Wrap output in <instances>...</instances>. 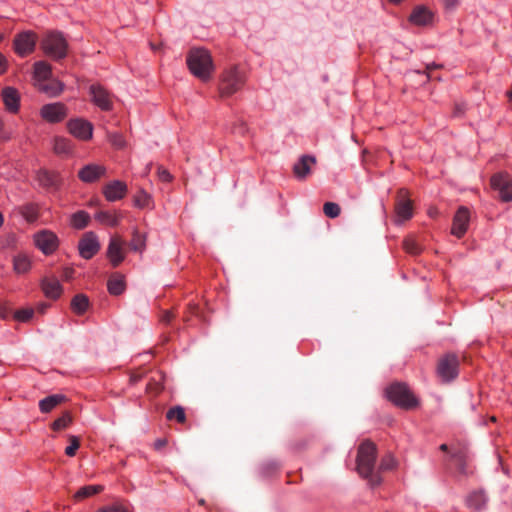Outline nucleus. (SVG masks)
I'll list each match as a JSON object with an SVG mask.
<instances>
[{
  "label": "nucleus",
  "instance_id": "1",
  "mask_svg": "<svg viewBox=\"0 0 512 512\" xmlns=\"http://www.w3.org/2000/svg\"><path fill=\"white\" fill-rule=\"evenodd\" d=\"M377 447L370 440H365L358 447L356 471L371 488L381 485L383 479L376 473Z\"/></svg>",
  "mask_w": 512,
  "mask_h": 512
},
{
  "label": "nucleus",
  "instance_id": "2",
  "mask_svg": "<svg viewBox=\"0 0 512 512\" xmlns=\"http://www.w3.org/2000/svg\"><path fill=\"white\" fill-rule=\"evenodd\" d=\"M186 62L190 72L202 81H208L214 72L212 57L206 49H191Z\"/></svg>",
  "mask_w": 512,
  "mask_h": 512
},
{
  "label": "nucleus",
  "instance_id": "3",
  "mask_svg": "<svg viewBox=\"0 0 512 512\" xmlns=\"http://www.w3.org/2000/svg\"><path fill=\"white\" fill-rule=\"evenodd\" d=\"M43 52L54 60L66 57L68 44L62 33L49 31L44 34L40 42Z\"/></svg>",
  "mask_w": 512,
  "mask_h": 512
},
{
  "label": "nucleus",
  "instance_id": "4",
  "mask_svg": "<svg viewBox=\"0 0 512 512\" xmlns=\"http://www.w3.org/2000/svg\"><path fill=\"white\" fill-rule=\"evenodd\" d=\"M386 396L395 405L404 409H412L418 405L416 397L403 383L391 384L386 389Z\"/></svg>",
  "mask_w": 512,
  "mask_h": 512
},
{
  "label": "nucleus",
  "instance_id": "5",
  "mask_svg": "<svg viewBox=\"0 0 512 512\" xmlns=\"http://www.w3.org/2000/svg\"><path fill=\"white\" fill-rule=\"evenodd\" d=\"M245 76L238 67L234 66L226 70L219 85V92L222 97H228L242 88Z\"/></svg>",
  "mask_w": 512,
  "mask_h": 512
},
{
  "label": "nucleus",
  "instance_id": "6",
  "mask_svg": "<svg viewBox=\"0 0 512 512\" xmlns=\"http://www.w3.org/2000/svg\"><path fill=\"white\" fill-rule=\"evenodd\" d=\"M458 368V357L455 354H446L438 361L437 373L443 381L449 382L458 376Z\"/></svg>",
  "mask_w": 512,
  "mask_h": 512
},
{
  "label": "nucleus",
  "instance_id": "7",
  "mask_svg": "<svg viewBox=\"0 0 512 512\" xmlns=\"http://www.w3.org/2000/svg\"><path fill=\"white\" fill-rule=\"evenodd\" d=\"M37 42V36L31 31H24L19 33L14 38V50L15 52L24 57L34 51Z\"/></svg>",
  "mask_w": 512,
  "mask_h": 512
},
{
  "label": "nucleus",
  "instance_id": "8",
  "mask_svg": "<svg viewBox=\"0 0 512 512\" xmlns=\"http://www.w3.org/2000/svg\"><path fill=\"white\" fill-rule=\"evenodd\" d=\"M395 212L399 220L405 222L409 221L413 216V204L409 197V193L405 189H400L397 192L395 201Z\"/></svg>",
  "mask_w": 512,
  "mask_h": 512
},
{
  "label": "nucleus",
  "instance_id": "9",
  "mask_svg": "<svg viewBox=\"0 0 512 512\" xmlns=\"http://www.w3.org/2000/svg\"><path fill=\"white\" fill-rule=\"evenodd\" d=\"M92 102L104 111H109L113 107L111 93L100 84H92L89 88Z\"/></svg>",
  "mask_w": 512,
  "mask_h": 512
},
{
  "label": "nucleus",
  "instance_id": "10",
  "mask_svg": "<svg viewBox=\"0 0 512 512\" xmlns=\"http://www.w3.org/2000/svg\"><path fill=\"white\" fill-rule=\"evenodd\" d=\"M36 247L44 254L53 253L58 247V238L55 233L49 230H41L34 236Z\"/></svg>",
  "mask_w": 512,
  "mask_h": 512
},
{
  "label": "nucleus",
  "instance_id": "11",
  "mask_svg": "<svg viewBox=\"0 0 512 512\" xmlns=\"http://www.w3.org/2000/svg\"><path fill=\"white\" fill-rule=\"evenodd\" d=\"M492 187L498 191L503 201H512V178L505 173H499L491 178Z\"/></svg>",
  "mask_w": 512,
  "mask_h": 512
},
{
  "label": "nucleus",
  "instance_id": "12",
  "mask_svg": "<svg viewBox=\"0 0 512 512\" xmlns=\"http://www.w3.org/2000/svg\"><path fill=\"white\" fill-rule=\"evenodd\" d=\"M41 117L50 123L62 121L67 116V108L62 103L44 105L40 110Z\"/></svg>",
  "mask_w": 512,
  "mask_h": 512
},
{
  "label": "nucleus",
  "instance_id": "13",
  "mask_svg": "<svg viewBox=\"0 0 512 512\" xmlns=\"http://www.w3.org/2000/svg\"><path fill=\"white\" fill-rule=\"evenodd\" d=\"M78 249L84 259L92 258L100 249V244L95 234L92 232L85 233L79 241Z\"/></svg>",
  "mask_w": 512,
  "mask_h": 512
},
{
  "label": "nucleus",
  "instance_id": "14",
  "mask_svg": "<svg viewBox=\"0 0 512 512\" xmlns=\"http://www.w3.org/2000/svg\"><path fill=\"white\" fill-rule=\"evenodd\" d=\"M125 241L121 237H112L107 249V257L109 258L113 267H117L125 258L123 246Z\"/></svg>",
  "mask_w": 512,
  "mask_h": 512
},
{
  "label": "nucleus",
  "instance_id": "15",
  "mask_svg": "<svg viewBox=\"0 0 512 512\" xmlns=\"http://www.w3.org/2000/svg\"><path fill=\"white\" fill-rule=\"evenodd\" d=\"M67 126L69 132L81 140H88L92 137L93 126L88 121L82 119L70 120Z\"/></svg>",
  "mask_w": 512,
  "mask_h": 512
},
{
  "label": "nucleus",
  "instance_id": "16",
  "mask_svg": "<svg viewBox=\"0 0 512 512\" xmlns=\"http://www.w3.org/2000/svg\"><path fill=\"white\" fill-rule=\"evenodd\" d=\"M316 164V158L311 155H302L293 165L294 176L298 180H305L310 174L312 166Z\"/></svg>",
  "mask_w": 512,
  "mask_h": 512
},
{
  "label": "nucleus",
  "instance_id": "17",
  "mask_svg": "<svg viewBox=\"0 0 512 512\" xmlns=\"http://www.w3.org/2000/svg\"><path fill=\"white\" fill-rule=\"evenodd\" d=\"M44 212L40 210L39 206L36 204H24L13 210V216H22V218L30 223L36 222L38 220L46 221L43 219Z\"/></svg>",
  "mask_w": 512,
  "mask_h": 512
},
{
  "label": "nucleus",
  "instance_id": "18",
  "mask_svg": "<svg viewBox=\"0 0 512 512\" xmlns=\"http://www.w3.org/2000/svg\"><path fill=\"white\" fill-rule=\"evenodd\" d=\"M127 193V186L124 182L114 180L103 187V194L108 201L122 199Z\"/></svg>",
  "mask_w": 512,
  "mask_h": 512
},
{
  "label": "nucleus",
  "instance_id": "19",
  "mask_svg": "<svg viewBox=\"0 0 512 512\" xmlns=\"http://www.w3.org/2000/svg\"><path fill=\"white\" fill-rule=\"evenodd\" d=\"M41 288L47 298L57 299L61 296L63 288L55 276H45L41 281Z\"/></svg>",
  "mask_w": 512,
  "mask_h": 512
},
{
  "label": "nucleus",
  "instance_id": "20",
  "mask_svg": "<svg viewBox=\"0 0 512 512\" xmlns=\"http://www.w3.org/2000/svg\"><path fill=\"white\" fill-rule=\"evenodd\" d=\"M434 19L433 12L425 6H417L409 16V21L417 26H429Z\"/></svg>",
  "mask_w": 512,
  "mask_h": 512
},
{
  "label": "nucleus",
  "instance_id": "21",
  "mask_svg": "<svg viewBox=\"0 0 512 512\" xmlns=\"http://www.w3.org/2000/svg\"><path fill=\"white\" fill-rule=\"evenodd\" d=\"M2 99L9 112L17 113L19 111L20 96L15 88L5 87L2 90Z\"/></svg>",
  "mask_w": 512,
  "mask_h": 512
},
{
  "label": "nucleus",
  "instance_id": "22",
  "mask_svg": "<svg viewBox=\"0 0 512 512\" xmlns=\"http://www.w3.org/2000/svg\"><path fill=\"white\" fill-rule=\"evenodd\" d=\"M105 173V168L96 164H89L84 166L79 172V178L86 183H91L98 180Z\"/></svg>",
  "mask_w": 512,
  "mask_h": 512
},
{
  "label": "nucleus",
  "instance_id": "23",
  "mask_svg": "<svg viewBox=\"0 0 512 512\" xmlns=\"http://www.w3.org/2000/svg\"><path fill=\"white\" fill-rule=\"evenodd\" d=\"M36 179L39 185L46 189H56L59 185V176L54 171L41 169L37 172Z\"/></svg>",
  "mask_w": 512,
  "mask_h": 512
},
{
  "label": "nucleus",
  "instance_id": "24",
  "mask_svg": "<svg viewBox=\"0 0 512 512\" xmlns=\"http://www.w3.org/2000/svg\"><path fill=\"white\" fill-rule=\"evenodd\" d=\"M65 400L66 397L62 394L50 395L39 401V409L42 413H49Z\"/></svg>",
  "mask_w": 512,
  "mask_h": 512
},
{
  "label": "nucleus",
  "instance_id": "25",
  "mask_svg": "<svg viewBox=\"0 0 512 512\" xmlns=\"http://www.w3.org/2000/svg\"><path fill=\"white\" fill-rule=\"evenodd\" d=\"M107 288L111 295L122 294L126 289L124 276L119 273L112 274L108 280Z\"/></svg>",
  "mask_w": 512,
  "mask_h": 512
},
{
  "label": "nucleus",
  "instance_id": "26",
  "mask_svg": "<svg viewBox=\"0 0 512 512\" xmlns=\"http://www.w3.org/2000/svg\"><path fill=\"white\" fill-rule=\"evenodd\" d=\"M134 205L138 208H147L151 209L154 207V202L152 196L147 193L145 190L140 189L133 197Z\"/></svg>",
  "mask_w": 512,
  "mask_h": 512
},
{
  "label": "nucleus",
  "instance_id": "27",
  "mask_svg": "<svg viewBox=\"0 0 512 512\" xmlns=\"http://www.w3.org/2000/svg\"><path fill=\"white\" fill-rule=\"evenodd\" d=\"M451 458L454 460L461 473L466 472V462L468 459L467 449L465 447H457L452 450Z\"/></svg>",
  "mask_w": 512,
  "mask_h": 512
},
{
  "label": "nucleus",
  "instance_id": "28",
  "mask_svg": "<svg viewBox=\"0 0 512 512\" xmlns=\"http://www.w3.org/2000/svg\"><path fill=\"white\" fill-rule=\"evenodd\" d=\"M94 220L102 224H117L123 221L122 216L115 212L98 211L95 213Z\"/></svg>",
  "mask_w": 512,
  "mask_h": 512
},
{
  "label": "nucleus",
  "instance_id": "29",
  "mask_svg": "<svg viewBox=\"0 0 512 512\" xmlns=\"http://www.w3.org/2000/svg\"><path fill=\"white\" fill-rule=\"evenodd\" d=\"M104 487L102 485H87L81 487L75 494L74 499L77 501L91 497L95 494L102 492Z\"/></svg>",
  "mask_w": 512,
  "mask_h": 512
},
{
  "label": "nucleus",
  "instance_id": "30",
  "mask_svg": "<svg viewBox=\"0 0 512 512\" xmlns=\"http://www.w3.org/2000/svg\"><path fill=\"white\" fill-rule=\"evenodd\" d=\"M487 503V497L483 492H473L467 498V504L470 508L481 510Z\"/></svg>",
  "mask_w": 512,
  "mask_h": 512
},
{
  "label": "nucleus",
  "instance_id": "31",
  "mask_svg": "<svg viewBox=\"0 0 512 512\" xmlns=\"http://www.w3.org/2000/svg\"><path fill=\"white\" fill-rule=\"evenodd\" d=\"M89 306V299L84 294H77L71 301V308L77 314H83Z\"/></svg>",
  "mask_w": 512,
  "mask_h": 512
},
{
  "label": "nucleus",
  "instance_id": "32",
  "mask_svg": "<svg viewBox=\"0 0 512 512\" xmlns=\"http://www.w3.org/2000/svg\"><path fill=\"white\" fill-rule=\"evenodd\" d=\"M34 74L39 81L47 80L51 75V66L44 61L36 62L34 64Z\"/></svg>",
  "mask_w": 512,
  "mask_h": 512
},
{
  "label": "nucleus",
  "instance_id": "33",
  "mask_svg": "<svg viewBox=\"0 0 512 512\" xmlns=\"http://www.w3.org/2000/svg\"><path fill=\"white\" fill-rule=\"evenodd\" d=\"M31 267L30 259L25 254H19L14 257V270L17 273H26Z\"/></svg>",
  "mask_w": 512,
  "mask_h": 512
},
{
  "label": "nucleus",
  "instance_id": "34",
  "mask_svg": "<svg viewBox=\"0 0 512 512\" xmlns=\"http://www.w3.org/2000/svg\"><path fill=\"white\" fill-rule=\"evenodd\" d=\"M397 466V461L391 454L385 455L376 469V473H379L381 475L382 472L391 471L395 469Z\"/></svg>",
  "mask_w": 512,
  "mask_h": 512
},
{
  "label": "nucleus",
  "instance_id": "35",
  "mask_svg": "<svg viewBox=\"0 0 512 512\" xmlns=\"http://www.w3.org/2000/svg\"><path fill=\"white\" fill-rule=\"evenodd\" d=\"M53 150L56 154H68L71 151V143L66 138L56 137L54 139Z\"/></svg>",
  "mask_w": 512,
  "mask_h": 512
},
{
  "label": "nucleus",
  "instance_id": "36",
  "mask_svg": "<svg viewBox=\"0 0 512 512\" xmlns=\"http://www.w3.org/2000/svg\"><path fill=\"white\" fill-rule=\"evenodd\" d=\"M404 249L410 254H419L422 250L417 239L413 236L407 237L403 242Z\"/></svg>",
  "mask_w": 512,
  "mask_h": 512
},
{
  "label": "nucleus",
  "instance_id": "37",
  "mask_svg": "<svg viewBox=\"0 0 512 512\" xmlns=\"http://www.w3.org/2000/svg\"><path fill=\"white\" fill-rule=\"evenodd\" d=\"M72 422V416L69 412L64 413L60 418L56 419L52 424L51 428L54 431H60L68 427Z\"/></svg>",
  "mask_w": 512,
  "mask_h": 512
},
{
  "label": "nucleus",
  "instance_id": "38",
  "mask_svg": "<svg viewBox=\"0 0 512 512\" xmlns=\"http://www.w3.org/2000/svg\"><path fill=\"white\" fill-rule=\"evenodd\" d=\"M145 246V236L138 231L133 232V238L130 242V248L134 251H142Z\"/></svg>",
  "mask_w": 512,
  "mask_h": 512
},
{
  "label": "nucleus",
  "instance_id": "39",
  "mask_svg": "<svg viewBox=\"0 0 512 512\" xmlns=\"http://www.w3.org/2000/svg\"><path fill=\"white\" fill-rule=\"evenodd\" d=\"M167 419L169 420H177L180 423H184L186 420L185 411L182 407L176 406L168 410Z\"/></svg>",
  "mask_w": 512,
  "mask_h": 512
},
{
  "label": "nucleus",
  "instance_id": "40",
  "mask_svg": "<svg viewBox=\"0 0 512 512\" xmlns=\"http://www.w3.org/2000/svg\"><path fill=\"white\" fill-rule=\"evenodd\" d=\"M323 212L327 217L334 219L340 215L341 208L335 202H326L323 206Z\"/></svg>",
  "mask_w": 512,
  "mask_h": 512
},
{
  "label": "nucleus",
  "instance_id": "41",
  "mask_svg": "<svg viewBox=\"0 0 512 512\" xmlns=\"http://www.w3.org/2000/svg\"><path fill=\"white\" fill-rule=\"evenodd\" d=\"M470 221V213L466 207H460L454 215L453 224H467Z\"/></svg>",
  "mask_w": 512,
  "mask_h": 512
},
{
  "label": "nucleus",
  "instance_id": "42",
  "mask_svg": "<svg viewBox=\"0 0 512 512\" xmlns=\"http://www.w3.org/2000/svg\"><path fill=\"white\" fill-rule=\"evenodd\" d=\"M69 441L70 445L66 447L65 454L69 457H73L80 447V439L77 436L70 435Z\"/></svg>",
  "mask_w": 512,
  "mask_h": 512
},
{
  "label": "nucleus",
  "instance_id": "43",
  "mask_svg": "<svg viewBox=\"0 0 512 512\" xmlns=\"http://www.w3.org/2000/svg\"><path fill=\"white\" fill-rule=\"evenodd\" d=\"M33 315H34V309L23 308V309L15 311L14 318L17 321L27 322L33 317Z\"/></svg>",
  "mask_w": 512,
  "mask_h": 512
},
{
  "label": "nucleus",
  "instance_id": "44",
  "mask_svg": "<svg viewBox=\"0 0 512 512\" xmlns=\"http://www.w3.org/2000/svg\"><path fill=\"white\" fill-rule=\"evenodd\" d=\"M108 139L113 147L122 149L126 145V141L120 133H108Z\"/></svg>",
  "mask_w": 512,
  "mask_h": 512
},
{
  "label": "nucleus",
  "instance_id": "45",
  "mask_svg": "<svg viewBox=\"0 0 512 512\" xmlns=\"http://www.w3.org/2000/svg\"><path fill=\"white\" fill-rule=\"evenodd\" d=\"M91 218L85 211H78L71 216V224H88Z\"/></svg>",
  "mask_w": 512,
  "mask_h": 512
},
{
  "label": "nucleus",
  "instance_id": "46",
  "mask_svg": "<svg viewBox=\"0 0 512 512\" xmlns=\"http://www.w3.org/2000/svg\"><path fill=\"white\" fill-rule=\"evenodd\" d=\"M40 89L45 91V92H50L52 94H58L62 88H61V84L58 83V82H52L51 85H48V84H42L40 86Z\"/></svg>",
  "mask_w": 512,
  "mask_h": 512
},
{
  "label": "nucleus",
  "instance_id": "47",
  "mask_svg": "<svg viewBox=\"0 0 512 512\" xmlns=\"http://www.w3.org/2000/svg\"><path fill=\"white\" fill-rule=\"evenodd\" d=\"M157 175L162 182H171L173 179V176L170 174V172L163 166L157 167Z\"/></svg>",
  "mask_w": 512,
  "mask_h": 512
},
{
  "label": "nucleus",
  "instance_id": "48",
  "mask_svg": "<svg viewBox=\"0 0 512 512\" xmlns=\"http://www.w3.org/2000/svg\"><path fill=\"white\" fill-rule=\"evenodd\" d=\"M466 232L467 226H451L450 233L457 238L463 237Z\"/></svg>",
  "mask_w": 512,
  "mask_h": 512
},
{
  "label": "nucleus",
  "instance_id": "49",
  "mask_svg": "<svg viewBox=\"0 0 512 512\" xmlns=\"http://www.w3.org/2000/svg\"><path fill=\"white\" fill-rule=\"evenodd\" d=\"M232 132L239 135H245L247 132V127L244 122L239 121L235 123Z\"/></svg>",
  "mask_w": 512,
  "mask_h": 512
},
{
  "label": "nucleus",
  "instance_id": "50",
  "mask_svg": "<svg viewBox=\"0 0 512 512\" xmlns=\"http://www.w3.org/2000/svg\"><path fill=\"white\" fill-rule=\"evenodd\" d=\"M97 512H127L125 508L121 506H109L98 510Z\"/></svg>",
  "mask_w": 512,
  "mask_h": 512
},
{
  "label": "nucleus",
  "instance_id": "51",
  "mask_svg": "<svg viewBox=\"0 0 512 512\" xmlns=\"http://www.w3.org/2000/svg\"><path fill=\"white\" fill-rule=\"evenodd\" d=\"M174 318V315L171 311H164L161 315V318L160 320L163 322V323H170L172 321V319Z\"/></svg>",
  "mask_w": 512,
  "mask_h": 512
},
{
  "label": "nucleus",
  "instance_id": "52",
  "mask_svg": "<svg viewBox=\"0 0 512 512\" xmlns=\"http://www.w3.org/2000/svg\"><path fill=\"white\" fill-rule=\"evenodd\" d=\"M73 273H74V270H73L72 268H65V269H63L62 277H63L65 280H69V279H71V278H72Z\"/></svg>",
  "mask_w": 512,
  "mask_h": 512
},
{
  "label": "nucleus",
  "instance_id": "53",
  "mask_svg": "<svg viewBox=\"0 0 512 512\" xmlns=\"http://www.w3.org/2000/svg\"><path fill=\"white\" fill-rule=\"evenodd\" d=\"M7 62L5 57L0 53V74L6 71Z\"/></svg>",
  "mask_w": 512,
  "mask_h": 512
},
{
  "label": "nucleus",
  "instance_id": "54",
  "mask_svg": "<svg viewBox=\"0 0 512 512\" xmlns=\"http://www.w3.org/2000/svg\"><path fill=\"white\" fill-rule=\"evenodd\" d=\"M459 3V0H445V7L448 9L455 8Z\"/></svg>",
  "mask_w": 512,
  "mask_h": 512
},
{
  "label": "nucleus",
  "instance_id": "55",
  "mask_svg": "<svg viewBox=\"0 0 512 512\" xmlns=\"http://www.w3.org/2000/svg\"><path fill=\"white\" fill-rule=\"evenodd\" d=\"M166 444H167V441H166L165 439H158V440L155 442V448H156V449H161V448H163Z\"/></svg>",
  "mask_w": 512,
  "mask_h": 512
},
{
  "label": "nucleus",
  "instance_id": "56",
  "mask_svg": "<svg viewBox=\"0 0 512 512\" xmlns=\"http://www.w3.org/2000/svg\"><path fill=\"white\" fill-rule=\"evenodd\" d=\"M48 308V304L41 303L37 306V311L41 314L45 313L46 309Z\"/></svg>",
  "mask_w": 512,
  "mask_h": 512
},
{
  "label": "nucleus",
  "instance_id": "57",
  "mask_svg": "<svg viewBox=\"0 0 512 512\" xmlns=\"http://www.w3.org/2000/svg\"><path fill=\"white\" fill-rule=\"evenodd\" d=\"M140 379H141V375H139V374H135V373H134V374H132V375H131V377H130V381H131L132 383H136V382H138Z\"/></svg>",
  "mask_w": 512,
  "mask_h": 512
},
{
  "label": "nucleus",
  "instance_id": "58",
  "mask_svg": "<svg viewBox=\"0 0 512 512\" xmlns=\"http://www.w3.org/2000/svg\"><path fill=\"white\" fill-rule=\"evenodd\" d=\"M428 214L431 218H435V216L438 214V210L436 208H430L428 210Z\"/></svg>",
  "mask_w": 512,
  "mask_h": 512
},
{
  "label": "nucleus",
  "instance_id": "59",
  "mask_svg": "<svg viewBox=\"0 0 512 512\" xmlns=\"http://www.w3.org/2000/svg\"><path fill=\"white\" fill-rule=\"evenodd\" d=\"M15 243V237L13 235L7 237V246H13Z\"/></svg>",
  "mask_w": 512,
  "mask_h": 512
},
{
  "label": "nucleus",
  "instance_id": "60",
  "mask_svg": "<svg viewBox=\"0 0 512 512\" xmlns=\"http://www.w3.org/2000/svg\"><path fill=\"white\" fill-rule=\"evenodd\" d=\"M7 315H8V312L6 311V309H1V311H0V316H1L2 318H6V317H7Z\"/></svg>",
  "mask_w": 512,
  "mask_h": 512
},
{
  "label": "nucleus",
  "instance_id": "61",
  "mask_svg": "<svg viewBox=\"0 0 512 512\" xmlns=\"http://www.w3.org/2000/svg\"><path fill=\"white\" fill-rule=\"evenodd\" d=\"M440 450H441V451H444V452L448 451V445H447V444H442V445L440 446Z\"/></svg>",
  "mask_w": 512,
  "mask_h": 512
},
{
  "label": "nucleus",
  "instance_id": "62",
  "mask_svg": "<svg viewBox=\"0 0 512 512\" xmlns=\"http://www.w3.org/2000/svg\"><path fill=\"white\" fill-rule=\"evenodd\" d=\"M390 3H393V4H399L401 3L403 0H388Z\"/></svg>",
  "mask_w": 512,
  "mask_h": 512
},
{
  "label": "nucleus",
  "instance_id": "63",
  "mask_svg": "<svg viewBox=\"0 0 512 512\" xmlns=\"http://www.w3.org/2000/svg\"><path fill=\"white\" fill-rule=\"evenodd\" d=\"M3 222H4V217H3L2 213L0 212V224H3Z\"/></svg>",
  "mask_w": 512,
  "mask_h": 512
},
{
  "label": "nucleus",
  "instance_id": "64",
  "mask_svg": "<svg viewBox=\"0 0 512 512\" xmlns=\"http://www.w3.org/2000/svg\"><path fill=\"white\" fill-rule=\"evenodd\" d=\"M204 503H205V502H204V500H203V499H201V500L199 501V504H200V505H204Z\"/></svg>",
  "mask_w": 512,
  "mask_h": 512
}]
</instances>
